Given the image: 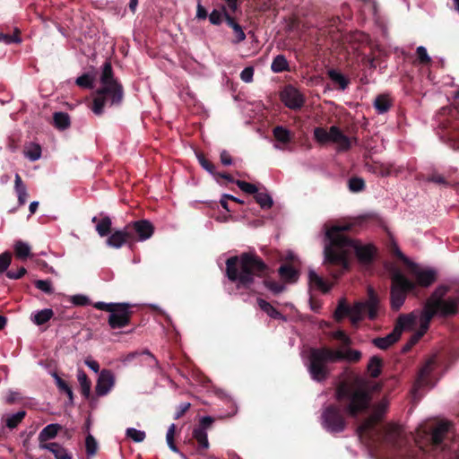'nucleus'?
Wrapping results in <instances>:
<instances>
[{"mask_svg":"<svg viewBox=\"0 0 459 459\" xmlns=\"http://www.w3.org/2000/svg\"><path fill=\"white\" fill-rule=\"evenodd\" d=\"M449 291L450 288L447 285L438 286L427 299L422 310H415L409 315L400 316L393 332L385 337L375 338L374 345L381 350H385L398 341L403 330H416L405 347L406 350L410 349L425 334L435 315L451 316L457 314L459 311V290L455 294L446 297Z\"/></svg>","mask_w":459,"mask_h":459,"instance_id":"1","label":"nucleus"},{"mask_svg":"<svg viewBox=\"0 0 459 459\" xmlns=\"http://www.w3.org/2000/svg\"><path fill=\"white\" fill-rule=\"evenodd\" d=\"M351 228V224L333 225L325 228V239L324 263L329 265H338V272L330 271L337 278L349 267V257L355 254L362 264H368L375 255V247L370 244L362 245L359 242L346 237L345 231Z\"/></svg>","mask_w":459,"mask_h":459,"instance_id":"2","label":"nucleus"},{"mask_svg":"<svg viewBox=\"0 0 459 459\" xmlns=\"http://www.w3.org/2000/svg\"><path fill=\"white\" fill-rule=\"evenodd\" d=\"M332 336L342 342L338 350L327 347L311 349L309 351L307 370L315 381H324L330 373L327 363L337 361L357 362L361 359V352L349 348L351 338L342 330L332 333Z\"/></svg>","mask_w":459,"mask_h":459,"instance_id":"3","label":"nucleus"},{"mask_svg":"<svg viewBox=\"0 0 459 459\" xmlns=\"http://www.w3.org/2000/svg\"><path fill=\"white\" fill-rule=\"evenodd\" d=\"M226 273L238 289H250L255 277H261L265 264L255 255L243 253L239 256H231L226 262Z\"/></svg>","mask_w":459,"mask_h":459,"instance_id":"4","label":"nucleus"},{"mask_svg":"<svg viewBox=\"0 0 459 459\" xmlns=\"http://www.w3.org/2000/svg\"><path fill=\"white\" fill-rule=\"evenodd\" d=\"M336 398L340 402L347 403L346 411L351 416L368 409L371 401L367 383L359 377L340 384L336 390Z\"/></svg>","mask_w":459,"mask_h":459,"instance_id":"5","label":"nucleus"},{"mask_svg":"<svg viewBox=\"0 0 459 459\" xmlns=\"http://www.w3.org/2000/svg\"><path fill=\"white\" fill-rule=\"evenodd\" d=\"M123 99V88L113 77L110 63L106 62L102 66L100 88L96 91L93 100L92 111L101 115L106 106L118 105Z\"/></svg>","mask_w":459,"mask_h":459,"instance_id":"6","label":"nucleus"},{"mask_svg":"<svg viewBox=\"0 0 459 459\" xmlns=\"http://www.w3.org/2000/svg\"><path fill=\"white\" fill-rule=\"evenodd\" d=\"M368 299L367 301L357 302L352 307L349 306L344 299H342L334 312V318L341 321L345 316H349L353 325H358L366 315L369 319L374 320L380 308L379 299L372 288H368Z\"/></svg>","mask_w":459,"mask_h":459,"instance_id":"7","label":"nucleus"},{"mask_svg":"<svg viewBox=\"0 0 459 459\" xmlns=\"http://www.w3.org/2000/svg\"><path fill=\"white\" fill-rule=\"evenodd\" d=\"M408 292L416 294V285L401 272L396 271L392 275L391 307L399 310L406 299Z\"/></svg>","mask_w":459,"mask_h":459,"instance_id":"8","label":"nucleus"},{"mask_svg":"<svg viewBox=\"0 0 459 459\" xmlns=\"http://www.w3.org/2000/svg\"><path fill=\"white\" fill-rule=\"evenodd\" d=\"M388 406L389 401L383 398L374 406L372 414L358 428V435L362 442H368V436L371 439L379 435L375 430V426L385 414Z\"/></svg>","mask_w":459,"mask_h":459,"instance_id":"9","label":"nucleus"},{"mask_svg":"<svg viewBox=\"0 0 459 459\" xmlns=\"http://www.w3.org/2000/svg\"><path fill=\"white\" fill-rule=\"evenodd\" d=\"M321 423L323 428L330 433H339L344 430L345 421L337 406H327L322 412Z\"/></svg>","mask_w":459,"mask_h":459,"instance_id":"10","label":"nucleus"},{"mask_svg":"<svg viewBox=\"0 0 459 459\" xmlns=\"http://www.w3.org/2000/svg\"><path fill=\"white\" fill-rule=\"evenodd\" d=\"M436 366V355L430 357L425 364L420 368L418 377L413 385V394L417 395L420 390L423 387H432L434 386V382L432 381V372Z\"/></svg>","mask_w":459,"mask_h":459,"instance_id":"11","label":"nucleus"},{"mask_svg":"<svg viewBox=\"0 0 459 459\" xmlns=\"http://www.w3.org/2000/svg\"><path fill=\"white\" fill-rule=\"evenodd\" d=\"M409 274L415 279V285L429 287L436 281L437 272L419 264L410 263Z\"/></svg>","mask_w":459,"mask_h":459,"instance_id":"12","label":"nucleus"},{"mask_svg":"<svg viewBox=\"0 0 459 459\" xmlns=\"http://www.w3.org/2000/svg\"><path fill=\"white\" fill-rule=\"evenodd\" d=\"M127 303H116L110 311L108 324L111 328H122L129 324L131 312Z\"/></svg>","mask_w":459,"mask_h":459,"instance_id":"13","label":"nucleus"},{"mask_svg":"<svg viewBox=\"0 0 459 459\" xmlns=\"http://www.w3.org/2000/svg\"><path fill=\"white\" fill-rule=\"evenodd\" d=\"M282 102L291 109H297L303 106L304 97L299 90L293 86L285 87L281 92Z\"/></svg>","mask_w":459,"mask_h":459,"instance_id":"14","label":"nucleus"},{"mask_svg":"<svg viewBox=\"0 0 459 459\" xmlns=\"http://www.w3.org/2000/svg\"><path fill=\"white\" fill-rule=\"evenodd\" d=\"M115 385V376L110 370L104 369L100 372L95 386L96 394L99 396L108 394Z\"/></svg>","mask_w":459,"mask_h":459,"instance_id":"15","label":"nucleus"},{"mask_svg":"<svg viewBox=\"0 0 459 459\" xmlns=\"http://www.w3.org/2000/svg\"><path fill=\"white\" fill-rule=\"evenodd\" d=\"M450 427L451 425L447 421L439 422L436 426L429 437L430 445L434 448H438L441 446L444 437L449 431Z\"/></svg>","mask_w":459,"mask_h":459,"instance_id":"16","label":"nucleus"},{"mask_svg":"<svg viewBox=\"0 0 459 459\" xmlns=\"http://www.w3.org/2000/svg\"><path fill=\"white\" fill-rule=\"evenodd\" d=\"M130 225H127L124 230L114 231L107 239V245L113 248H120L131 238L129 232Z\"/></svg>","mask_w":459,"mask_h":459,"instance_id":"17","label":"nucleus"},{"mask_svg":"<svg viewBox=\"0 0 459 459\" xmlns=\"http://www.w3.org/2000/svg\"><path fill=\"white\" fill-rule=\"evenodd\" d=\"M133 227L138 236L137 239L139 241H145L153 234V226L148 221L143 220L134 221Z\"/></svg>","mask_w":459,"mask_h":459,"instance_id":"18","label":"nucleus"},{"mask_svg":"<svg viewBox=\"0 0 459 459\" xmlns=\"http://www.w3.org/2000/svg\"><path fill=\"white\" fill-rule=\"evenodd\" d=\"M308 282L311 288L322 292H327L332 288V285L313 269L308 271Z\"/></svg>","mask_w":459,"mask_h":459,"instance_id":"19","label":"nucleus"},{"mask_svg":"<svg viewBox=\"0 0 459 459\" xmlns=\"http://www.w3.org/2000/svg\"><path fill=\"white\" fill-rule=\"evenodd\" d=\"M39 448L51 452L56 459H72L71 454L58 443L39 444Z\"/></svg>","mask_w":459,"mask_h":459,"instance_id":"20","label":"nucleus"},{"mask_svg":"<svg viewBox=\"0 0 459 459\" xmlns=\"http://www.w3.org/2000/svg\"><path fill=\"white\" fill-rule=\"evenodd\" d=\"M332 134H333L332 142L338 145V151L343 152L351 148V143L350 138L344 135L337 126H332Z\"/></svg>","mask_w":459,"mask_h":459,"instance_id":"21","label":"nucleus"},{"mask_svg":"<svg viewBox=\"0 0 459 459\" xmlns=\"http://www.w3.org/2000/svg\"><path fill=\"white\" fill-rule=\"evenodd\" d=\"M403 436V429L396 424H388L385 428V439L386 442L396 445Z\"/></svg>","mask_w":459,"mask_h":459,"instance_id":"22","label":"nucleus"},{"mask_svg":"<svg viewBox=\"0 0 459 459\" xmlns=\"http://www.w3.org/2000/svg\"><path fill=\"white\" fill-rule=\"evenodd\" d=\"M53 316L54 311L51 308H44L32 312L30 319L34 325H42L48 323Z\"/></svg>","mask_w":459,"mask_h":459,"instance_id":"23","label":"nucleus"},{"mask_svg":"<svg viewBox=\"0 0 459 459\" xmlns=\"http://www.w3.org/2000/svg\"><path fill=\"white\" fill-rule=\"evenodd\" d=\"M60 429L61 426L57 423L47 425L39 435V444H46V441L56 437Z\"/></svg>","mask_w":459,"mask_h":459,"instance_id":"24","label":"nucleus"},{"mask_svg":"<svg viewBox=\"0 0 459 459\" xmlns=\"http://www.w3.org/2000/svg\"><path fill=\"white\" fill-rule=\"evenodd\" d=\"M14 190L18 197V203L20 205H23L27 202L28 192L25 185L23 184L19 174H15L14 179Z\"/></svg>","mask_w":459,"mask_h":459,"instance_id":"25","label":"nucleus"},{"mask_svg":"<svg viewBox=\"0 0 459 459\" xmlns=\"http://www.w3.org/2000/svg\"><path fill=\"white\" fill-rule=\"evenodd\" d=\"M420 433L418 432L415 437V447L410 449V451L407 452L405 455V459H421L422 456L425 455V450L422 445V442L420 441Z\"/></svg>","mask_w":459,"mask_h":459,"instance_id":"26","label":"nucleus"},{"mask_svg":"<svg viewBox=\"0 0 459 459\" xmlns=\"http://www.w3.org/2000/svg\"><path fill=\"white\" fill-rule=\"evenodd\" d=\"M374 108L378 114L386 113L391 108V100L387 94L378 95L373 103Z\"/></svg>","mask_w":459,"mask_h":459,"instance_id":"27","label":"nucleus"},{"mask_svg":"<svg viewBox=\"0 0 459 459\" xmlns=\"http://www.w3.org/2000/svg\"><path fill=\"white\" fill-rule=\"evenodd\" d=\"M225 20H226L227 24L230 28H232V30L235 33V36H236L235 43H239V42H242L243 40H245L246 34L243 31L241 26L238 23H237L233 20V18L231 16H230V13L226 11H225Z\"/></svg>","mask_w":459,"mask_h":459,"instance_id":"28","label":"nucleus"},{"mask_svg":"<svg viewBox=\"0 0 459 459\" xmlns=\"http://www.w3.org/2000/svg\"><path fill=\"white\" fill-rule=\"evenodd\" d=\"M257 303L259 307L270 317L274 319H282L283 321L286 320V318L276 308H274L269 302L265 301L264 299H258Z\"/></svg>","mask_w":459,"mask_h":459,"instance_id":"29","label":"nucleus"},{"mask_svg":"<svg viewBox=\"0 0 459 459\" xmlns=\"http://www.w3.org/2000/svg\"><path fill=\"white\" fill-rule=\"evenodd\" d=\"M279 274L281 279L290 282H295L299 277L298 271L287 264H283L279 268Z\"/></svg>","mask_w":459,"mask_h":459,"instance_id":"30","label":"nucleus"},{"mask_svg":"<svg viewBox=\"0 0 459 459\" xmlns=\"http://www.w3.org/2000/svg\"><path fill=\"white\" fill-rule=\"evenodd\" d=\"M13 249L16 256L20 259H26L30 255V246L22 240L15 241Z\"/></svg>","mask_w":459,"mask_h":459,"instance_id":"31","label":"nucleus"},{"mask_svg":"<svg viewBox=\"0 0 459 459\" xmlns=\"http://www.w3.org/2000/svg\"><path fill=\"white\" fill-rule=\"evenodd\" d=\"M273 73H281L289 70V63L283 55L276 56L271 65Z\"/></svg>","mask_w":459,"mask_h":459,"instance_id":"32","label":"nucleus"},{"mask_svg":"<svg viewBox=\"0 0 459 459\" xmlns=\"http://www.w3.org/2000/svg\"><path fill=\"white\" fill-rule=\"evenodd\" d=\"M24 155L30 161H36L41 157V147L38 143H30L25 147Z\"/></svg>","mask_w":459,"mask_h":459,"instance_id":"33","label":"nucleus"},{"mask_svg":"<svg viewBox=\"0 0 459 459\" xmlns=\"http://www.w3.org/2000/svg\"><path fill=\"white\" fill-rule=\"evenodd\" d=\"M333 134H332V126L329 131H326L323 127H316L314 130L315 139L320 143H325L327 142H332L333 139Z\"/></svg>","mask_w":459,"mask_h":459,"instance_id":"34","label":"nucleus"},{"mask_svg":"<svg viewBox=\"0 0 459 459\" xmlns=\"http://www.w3.org/2000/svg\"><path fill=\"white\" fill-rule=\"evenodd\" d=\"M77 380L80 384V386L82 388V393L84 396H89L91 392V381L89 380L87 375L85 372L82 369L78 370L77 372Z\"/></svg>","mask_w":459,"mask_h":459,"instance_id":"35","label":"nucleus"},{"mask_svg":"<svg viewBox=\"0 0 459 459\" xmlns=\"http://www.w3.org/2000/svg\"><path fill=\"white\" fill-rule=\"evenodd\" d=\"M54 124L59 130H65L70 126V117L66 113L56 112L54 114Z\"/></svg>","mask_w":459,"mask_h":459,"instance_id":"36","label":"nucleus"},{"mask_svg":"<svg viewBox=\"0 0 459 459\" xmlns=\"http://www.w3.org/2000/svg\"><path fill=\"white\" fill-rule=\"evenodd\" d=\"M24 416V411H20L13 414H7L4 416L5 425L9 429H14L23 420Z\"/></svg>","mask_w":459,"mask_h":459,"instance_id":"37","label":"nucleus"},{"mask_svg":"<svg viewBox=\"0 0 459 459\" xmlns=\"http://www.w3.org/2000/svg\"><path fill=\"white\" fill-rule=\"evenodd\" d=\"M112 221L108 216L103 217L96 224V230L100 237L107 236L111 230Z\"/></svg>","mask_w":459,"mask_h":459,"instance_id":"38","label":"nucleus"},{"mask_svg":"<svg viewBox=\"0 0 459 459\" xmlns=\"http://www.w3.org/2000/svg\"><path fill=\"white\" fill-rule=\"evenodd\" d=\"M193 437L198 442L199 446L207 449L209 447V441L207 431L204 429H195L193 430Z\"/></svg>","mask_w":459,"mask_h":459,"instance_id":"39","label":"nucleus"},{"mask_svg":"<svg viewBox=\"0 0 459 459\" xmlns=\"http://www.w3.org/2000/svg\"><path fill=\"white\" fill-rule=\"evenodd\" d=\"M382 360L377 356H373L368 364V370L372 377H377L380 375Z\"/></svg>","mask_w":459,"mask_h":459,"instance_id":"40","label":"nucleus"},{"mask_svg":"<svg viewBox=\"0 0 459 459\" xmlns=\"http://www.w3.org/2000/svg\"><path fill=\"white\" fill-rule=\"evenodd\" d=\"M273 136L281 144H286L290 141V132L282 126H276L273 129Z\"/></svg>","mask_w":459,"mask_h":459,"instance_id":"41","label":"nucleus"},{"mask_svg":"<svg viewBox=\"0 0 459 459\" xmlns=\"http://www.w3.org/2000/svg\"><path fill=\"white\" fill-rule=\"evenodd\" d=\"M328 76L329 78L339 84L341 90H345L349 84L348 80L338 71L334 69H331L328 71Z\"/></svg>","mask_w":459,"mask_h":459,"instance_id":"42","label":"nucleus"},{"mask_svg":"<svg viewBox=\"0 0 459 459\" xmlns=\"http://www.w3.org/2000/svg\"><path fill=\"white\" fill-rule=\"evenodd\" d=\"M255 201L259 204L261 208L269 209L273 205V199L266 192H258L255 195Z\"/></svg>","mask_w":459,"mask_h":459,"instance_id":"43","label":"nucleus"},{"mask_svg":"<svg viewBox=\"0 0 459 459\" xmlns=\"http://www.w3.org/2000/svg\"><path fill=\"white\" fill-rule=\"evenodd\" d=\"M126 437L132 439L134 442L140 443L145 439V432L134 428H128L126 430Z\"/></svg>","mask_w":459,"mask_h":459,"instance_id":"44","label":"nucleus"},{"mask_svg":"<svg viewBox=\"0 0 459 459\" xmlns=\"http://www.w3.org/2000/svg\"><path fill=\"white\" fill-rule=\"evenodd\" d=\"M34 285L44 293L51 294L54 292V288L50 280H37L35 281Z\"/></svg>","mask_w":459,"mask_h":459,"instance_id":"45","label":"nucleus"},{"mask_svg":"<svg viewBox=\"0 0 459 459\" xmlns=\"http://www.w3.org/2000/svg\"><path fill=\"white\" fill-rule=\"evenodd\" d=\"M86 452L89 456H93L98 449V443L92 435L89 434L85 439Z\"/></svg>","mask_w":459,"mask_h":459,"instance_id":"46","label":"nucleus"},{"mask_svg":"<svg viewBox=\"0 0 459 459\" xmlns=\"http://www.w3.org/2000/svg\"><path fill=\"white\" fill-rule=\"evenodd\" d=\"M75 82L82 88L91 89L93 87V78L89 74H84L79 76Z\"/></svg>","mask_w":459,"mask_h":459,"instance_id":"47","label":"nucleus"},{"mask_svg":"<svg viewBox=\"0 0 459 459\" xmlns=\"http://www.w3.org/2000/svg\"><path fill=\"white\" fill-rule=\"evenodd\" d=\"M52 377H54L57 387L61 391L65 392L70 398H72L73 391L71 387L56 373H53Z\"/></svg>","mask_w":459,"mask_h":459,"instance_id":"48","label":"nucleus"},{"mask_svg":"<svg viewBox=\"0 0 459 459\" xmlns=\"http://www.w3.org/2000/svg\"><path fill=\"white\" fill-rule=\"evenodd\" d=\"M365 187V182L360 178H352L349 180V189L351 192H359Z\"/></svg>","mask_w":459,"mask_h":459,"instance_id":"49","label":"nucleus"},{"mask_svg":"<svg viewBox=\"0 0 459 459\" xmlns=\"http://www.w3.org/2000/svg\"><path fill=\"white\" fill-rule=\"evenodd\" d=\"M235 183L243 192L247 194H255L258 191L257 187L254 184L242 180H236Z\"/></svg>","mask_w":459,"mask_h":459,"instance_id":"50","label":"nucleus"},{"mask_svg":"<svg viewBox=\"0 0 459 459\" xmlns=\"http://www.w3.org/2000/svg\"><path fill=\"white\" fill-rule=\"evenodd\" d=\"M264 285L274 294H279L285 290V286L283 284L275 281H264Z\"/></svg>","mask_w":459,"mask_h":459,"instance_id":"51","label":"nucleus"},{"mask_svg":"<svg viewBox=\"0 0 459 459\" xmlns=\"http://www.w3.org/2000/svg\"><path fill=\"white\" fill-rule=\"evenodd\" d=\"M223 17L225 18L223 10L222 11L213 10L209 15V20H210L211 23H212L214 25H219L222 22Z\"/></svg>","mask_w":459,"mask_h":459,"instance_id":"52","label":"nucleus"},{"mask_svg":"<svg viewBox=\"0 0 459 459\" xmlns=\"http://www.w3.org/2000/svg\"><path fill=\"white\" fill-rule=\"evenodd\" d=\"M416 52L419 56V60L421 64H428L431 61V58L429 56L425 47H423V46L418 47L416 49Z\"/></svg>","mask_w":459,"mask_h":459,"instance_id":"53","label":"nucleus"},{"mask_svg":"<svg viewBox=\"0 0 459 459\" xmlns=\"http://www.w3.org/2000/svg\"><path fill=\"white\" fill-rule=\"evenodd\" d=\"M11 264V254L8 252L0 255V273H4Z\"/></svg>","mask_w":459,"mask_h":459,"instance_id":"54","label":"nucleus"},{"mask_svg":"<svg viewBox=\"0 0 459 459\" xmlns=\"http://www.w3.org/2000/svg\"><path fill=\"white\" fill-rule=\"evenodd\" d=\"M71 301L74 305L76 306H86L91 303L90 299L87 296L82 294L74 295L71 298Z\"/></svg>","mask_w":459,"mask_h":459,"instance_id":"55","label":"nucleus"},{"mask_svg":"<svg viewBox=\"0 0 459 459\" xmlns=\"http://www.w3.org/2000/svg\"><path fill=\"white\" fill-rule=\"evenodd\" d=\"M254 76V68L251 66L246 67L240 73V78L245 82H251Z\"/></svg>","mask_w":459,"mask_h":459,"instance_id":"56","label":"nucleus"},{"mask_svg":"<svg viewBox=\"0 0 459 459\" xmlns=\"http://www.w3.org/2000/svg\"><path fill=\"white\" fill-rule=\"evenodd\" d=\"M196 157H197V160L199 161V163L201 164V166L206 170L208 171L209 173L211 174H214V167L212 164H211L207 160H205V158L197 153L196 154Z\"/></svg>","mask_w":459,"mask_h":459,"instance_id":"57","label":"nucleus"},{"mask_svg":"<svg viewBox=\"0 0 459 459\" xmlns=\"http://www.w3.org/2000/svg\"><path fill=\"white\" fill-rule=\"evenodd\" d=\"M226 2V6L222 7V10L225 12H228L230 13V16H231L232 13H234L238 7V0H224Z\"/></svg>","mask_w":459,"mask_h":459,"instance_id":"58","label":"nucleus"},{"mask_svg":"<svg viewBox=\"0 0 459 459\" xmlns=\"http://www.w3.org/2000/svg\"><path fill=\"white\" fill-rule=\"evenodd\" d=\"M0 42H4L5 44L19 43L21 42V39L17 35H8L1 33Z\"/></svg>","mask_w":459,"mask_h":459,"instance_id":"59","label":"nucleus"},{"mask_svg":"<svg viewBox=\"0 0 459 459\" xmlns=\"http://www.w3.org/2000/svg\"><path fill=\"white\" fill-rule=\"evenodd\" d=\"M115 305L116 303H106L102 301H98L94 303L93 307L97 309L108 311L110 313Z\"/></svg>","mask_w":459,"mask_h":459,"instance_id":"60","label":"nucleus"},{"mask_svg":"<svg viewBox=\"0 0 459 459\" xmlns=\"http://www.w3.org/2000/svg\"><path fill=\"white\" fill-rule=\"evenodd\" d=\"M213 423V419L211 416H204L200 419V426L197 429H204L207 430Z\"/></svg>","mask_w":459,"mask_h":459,"instance_id":"61","label":"nucleus"},{"mask_svg":"<svg viewBox=\"0 0 459 459\" xmlns=\"http://www.w3.org/2000/svg\"><path fill=\"white\" fill-rule=\"evenodd\" d=\"M26 273V269L24 267L19 268L16 272L14 271H9L7 272V277L9 279H20Z\"/></svg>","mask_w":459,"mask_h":459,"instance_id":"62","label":"nucleus"},{"mask_svg":"<svg viewBox=\"0 0 459 459\" xmlns=\"http://www.w3.org/2000/svg\"><path fill=\"white\" fill-rule=\"evenodd\" d=\"M84 362L93 372L98 373L100 371V364L98 361L91 359H86Z\"/></svg>","mask_w":459,"mask_h":459,"instance_id":"63","label":"nucleus"},{"mask_svg":"<svg viewBox=\"0 0 459 459\" xmlns=\"http://www.w3.org/2000/svg\"><path fill=\"white\" fill-rule=\"evenodd\" d=\"M221 161L225 166H230L232 164L231 157L227 151H222L221 152Z\"/></svg>","mask_w":459,"mask_h":459,"instance_id":"64","label":"nucleus"}]
</instances>
